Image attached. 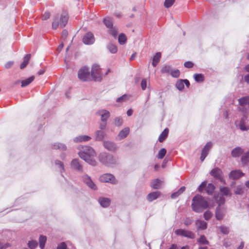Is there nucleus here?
Wrapping results in <instances>:
<instances>
[{
  "label": "nucleus",
  "instance_id": "nucleus-62",
  "mask_svg": "<svg viewBox=\"0 0 249 249\" xmlns=\"http://www.w3.org/2000/svg\"><path fill=\"white\" fill-rule=\"evenodd\" d=\"M235 193L236 194H237V195L242 194L243 193L242 188H241L240 187H237L235 190Z\"/></svg>",
  "mask_w": 249,
  "mask_h": 249
},
{
  "label": "nucleus",
  "instance_id": "nucleus-26",
  "mask_svg": "<svg viewBox=\"0 0 249 249\" xmlns=\"http://www.w3.org/2000/svg\"><path fill=\"white\" fill-rule=\"evenodd\" d=\"M161 56V53L160 52L157 53L154 56L152 63V64L154 67H156L158 63L160 61Z\"/></svg>",
  "mask_w": 249,
  "mask_h": 249
},
{
  "label": "nucleus",
  "instance_id": "nucleus-57",
  "mask_svg": "<svg viewBox=\"0 0 249 249\" xmlns=\"http://www.w3.org/2000/svg\"><path fill=\"white\" fill-rule=\"evenodd\" d=\"M114 123L115 125L120 126L123 123V121L120 118H117L115 119Z\"/></svg>",
  "mask_w": 249,
  "mask_h": 249
},
{
  "label": "nucleus",
  "instance_id": "nucleus-23",
  "mask_svg": "<svg viewBox=\"0 0 249 249\" xmlns=\"http://www.w3.org/2000/svg\"><path fill=\"white\" fill-rule=\"evenodd\" d=\"M169 133V129L166 128L159 137L158 140L160 142H163L167 137Z\"/></svg>",
  "mask_w": 249,
  "mask_h": 249
},
{
  "label": "nucleus",
  "instance_id": "nucleus-14",
  "mask_svg": "<svg viewBox=\"0 0 249 249\" xmlns=\"http://www.w3.org/2000/svg\"><path fill=\"white\" fill-rule=\"evenodd\" d=\"M244 175V174L240 170H233L230 172L229 177L233 179H237Z\"/></svg>",
  "mask_w": 249,
  "mask_h": 249
},
{
  "label": "nucleus",
  "instance_id": "nucleus-24",
  "mask_svg": "<svg viewBox=\"0 0 249 249\" xmlns=\"http://www.w3.org/2000/svg\"><path fill=\"white\" fill-rule=\"evenodd\" d=\"M129 131L130 130L128 127H125L119 132L118 137L120 139H123L127 136L129 133Z\"/></svg>",
  "mask_w": 249,
  "mask_h": 249
},
{
  "label": "nucleus",
  "instance_id": "nucleus-35",
  "mask_svg": "<svg viewBox=\"0 0 249 249\" xmlns=\"http://www.w3.org/2000/svg\"><path fill=\"white\" fill-rule=\"evenodd\" d=\"M126 36L124 34L122 33L119 35L118 41L120 44H124L126 42Z\"/></svg>",
  "mask_w": 249,
  "mask_h": 249
},
{
  "label": "nucleus",
  "instance_id": "nucleus-43",
  "mask_svg": "<svg viewBox=\"0 0 249 249\" xmlns=\"http://www.w3.org/2000/svg\"><path fill=\"white\" fill-rule=\"evenodd\" d=\"M241 161L244 164H246L249 162V151L247 152L244 156L242 157Z\"/></svg>",
  "mask_w": 249,
  "mask_h": 249
},
{
  "label": "nucleus",
  "instance_id": "nucleus-16",
  "mask_svg": "<svg viewBox=\"0 0 249 249\" xmlns=\"http://www.w3.org/2000/svg\"><path fill=\"white\" fill-rule=\"evenodd\" d=\"M162 181L157 178L152 180L150 186L154 189H158L161 187Z\"/></svg>",
  "mask_w": 249,
  "mask_h": 249
},
{
  "label": "nucleus",
  "instance_id": "nucleus-13",
  "mask_svg": "<svg viewBox=\"0 0 249 249\" xmlns=\"http://www.w3.org/2000/svg\"><path fill=\"white\" fill-rule=\"evenodd\" d=\"M84 182L90 188L96 190L97 189L95 184L92 181L90 178L87 175L83 176Z\"/></svg>",
  "mask_w": 249,
  "mask_h": 249
},
{
  "label": "nucleus",
  "instance_id": "nucleus-58",
  "mask_svg": "<svg viewBox=\"0 0 249 249\" xmlns=\"http://www.w3.org/2000/svg\"><path fill=\"white\" fill-rule=\"evenodd\" d=\"M186 68H191L193 67L194 64L191 61L185 62L184 64Z\"/></svg>",
  "mask_w": 249,
  "mask_h": 249
},
{
  "label": "nucleus",
  "instance_id": "nucleus-22",
  "mask_svg": "<svg viewBox=\"0 0 249 249\" xmlns=\"http://www.w3.org/2000/svg\"><path fill=\"white\" fill-rule=\"evenodd\" d=\"M91 139L89 136L87 135L79 136L75 137L73 141L76 142L89 141Z\"/></svg>",
  "mask_w": 249,
  "mask_h": 249
},
{
  "label": "nucleus",
  "instance_id": "nucleus-49",
  "mask_svg": "<svg viewBox=\"0 0 249 249\" xmlns=\"http://www.w3.org/2000/svg\"><path fill=\"white\" fill-rule=\"evenodd\" d=\"M175 0H165L164 2V6L166 8L170 7L175 2Z\"/></svg>",
  "mask_w": 249,
  "mask_h": 249
},
{
  "label": "nucleus",
  "instance_id": "nucleus-27",
  "mask_svg": "<svg viewBox=\"0 0 249 249\" xmlns=\"http://www.w3.org/2000/svg\"><path fill=\"white\" fill-rule=\"evenodd\" d=\"M34 79H35V76H32L25 80L21 81V87H25L29 85L30 83H31L34 80Z\"/></svg>",
  "mask_w": 249,
  "mask_h": 249
},
{
  "label": "nucleus",
  "instance_id": "nucleus-8",
  "mask_svg": "<svg viewBox=\"0 0 249 249\" xmlns=\"http://www.w3.org/2000/svg\"><path fill=\"white\" fill-rule=\"evenodd\" d=\"M100 180L103 182H110L116 184L117 181L113 175L110 174H105L100 176Z\"/></svg>",
  "mask_w": 249,
  "mask_h": 249
},
{
  "label": "nucleus",
  "instance_id": "nucleus-6",
  "mask_svg": "<svg viewBox=\"0 0 249 249\" xmlns=\"http://www.w3.org/2000/svg\"><path fill=\"white\" fill-rule=\"evenodd\" d=\"M78 77L79 79L83 81H90L91 80V75L89 69L86 67H82L78 71Z\"/></svg>",
  "mask_w": 249,
  "mask_h": 249
},
{
  "label": "nucleus",
  "instance_id": "nucleus-52",
  "mask_svg": "<svg viewBox=\"0 0 249 249\" xmlns=\"http://www.w3.org/2000/svg\"><path fill=\"white\" fill-rule=\"evenodd\" d=\"M50 13L48 11H46L42 16V20H47L50 18Z\"/></svg>",
  "mask_w": 249,
  "mask_h": 249
},
{
  "label": "nucleus",
  "instance_id": "nucleus-10",
  "mask_svg": "<svg viewBox=\"0 0 249 249\" xmlns=\"http://www.w3.org/2000/svg\"><path fill=\"white\" fill-rule=\"evenodd\" d=\"M226 213V209L224 207L218 206L216 209L215 217L217 220H220L222 219Z\"/></svg>",
  "mask_w": 249,
  "mask_h": 249
},
{
  "label": "nucleus",
  "instance_id": "nucleus-3",
  "mask_svg": "<svg viewBox=\"0 0 249 249\" xmlns=\"http://www.w3.org/2000/svg\"><path fill=\"white\" fill-rule=\"evenodd\" d=\"M68 18L69 17L68 14L66 12L62 13L60 18L59 23L57 18L54 19L52 23V28L54 30L56 29L59 24L61 28L64 27L68 22Z\"/></svg>",
  "mask_w": 249,
  "mask_h": 249
},
{
  "label": "nucleus",
  "instance_id": "nucleus-19",
  "mask_svg": "<svg viewBox=\"0 0 249 249\" xmlns=\"http://www.w3.org/2000/svg\"><path fill=\"white\" fill-rule=\"evenodd\" d=\"M244 152L243 149L240 147H237L231 151V155L233 157H239Z\"/></svg>",
  "mask_w": 249,
  "mask_h": 249
},
{
  "label": "nucleus",
  "instance_id": "nucleus-53",
  "mask_svg": "<svg viewBox=\"0 0 249 249\" xmlns=\"http://www.w3.org/2000/svg\"><path fill=\"white\" fill-rule=\"evenodd\" d=\"M146 86H147L146 80L145 79H143L142 80L141 83V86L142 89L143 90H145L146 89Z\"/></svg>",
  "mask_w": 249,
  "mask_h": 249
},
{
  "label": "nucleus",
  "instance_id": "nucleus-2",
  "mask_svg": "<svg viewBox=\"0 0 249 249\" xmlns=\"http://www.w3.org/2000/svg\"><path fill=\"white\" fill-rule=\"evenodd\" d=\"M208 206L207 201L200 195H197L192 199V209L196 213H201L204 209H207Z\"/></svg>",
  "mask_w": 249,
  "mask_h": 249
},
{
  "label": "nucleus",
  "instance_id": "nucleus-25",
  "mask_svg": "<svg viewBox=\"0 0 249 249\" xmlns=\"http://www.w3.org/2000/svg\"><path fill=\"white\" fill-rule=\"evenodd\" d=\"M99 202L103 207H107L109 205L110 200L107 198L101 197L99 199Z\"/></svg>",
  "mask_w": 249,
  "mask_h": 249
},
{
  "label": "nucleus",
  "instance_id": "nucleus-42",
  "mask_svg": "<svg viewBox=\"0 0 249 249\" xmlns=\"http://www.w3.org/2000/svg\"><path fill=\"white\" fill-rule=\"evenodd\" d=\"M166 153L165 148H161L159 152L157 157L158 159H162Z\"/></svg>",
  "mask_w": 249,
  "mask_h": 249
},
{
  "label": "nucleus",
  "instance_id": "nucleus-40",
  "mask_svg": "<svg viewBox=\"0 0 249 249\" xmlns=\"http://www.w3.org/2000/svg\"><path fill=\"white\" fill-rule=\"evenodd\" d=\"M194 77L196 81L197 82H201L204 81V76L202 74H195Z\"/></svg>",
  "mask_w": 249,
  "mask_h": 249
},
{
  "label": "nucleus",
  "instance_id": "nucleus-54",
  "mask_svg": "<svg viewBox=\"0 0 249 249\" xmlns=\"http://www.w3.org/2000/svg\"><path fill=\"white\" fill-rule=\"evenodd\" d=\"M55 163L60 167L61 172H62L64 170V164L60 160H56L55 161Z\"/></svg>",
  "mask_w": 249,
  "mask_h": 249
},
{
  "label": "nucleus",
  "instance_id": "nucleus-15",
  "mask_svg": "<svg viewBox=\"0 0 249 249\" xmlns=\"http://www.w3.org/2000/svg\"><path fill=\"white\" fill-rule=\"evenodd\" d=\"M97 113L101 116V119L102 122H106L110 116L109 111L105 109L99 110Z\"/></svg>",
  "mask_w": 249,
  "mask_h": 249
},
{
  "label": "nucleus",
  "instance_id": "nucleus-34",
  "mask_svg": "<svg viewBox=\"0 0 249 249\" xmlns=\"http://www.w3.org/2000/svg\"><path fill=\"white\" fill-rule=\"evenodd\" d=\"M52 148L54 149H61L62 150H66V146L63 144L60 143H55L53 145Z\"/></svg>",
  "mask_w": 249,
  "mask_h": 249
},
{
  "label": "nucleus",
  "instance_id": "nucleus-20",
  "mask_svg": "<svg viewBox=\"0 0 249 249\" xmlns=\"http://www.w3.org/2000/svg\"><path fill=\"white\" fill-rule=\"evenodd\" d=\"M160 192H153L149 193L147 196V200L151 202L154 200L157 199L160 196Z\"/></svg>",
  "mask_w": 249,
  "mask_h": 249
},
{
  "label": "nucleus",
  "instance_id": "nucleus-17",
  "mask_svg": "<svg viewBox=\"0 0 249 249\" xmlns=\"http://www.w3.org/2000/svg\"><path fill=\"white\" fill-rule=\"evenodd\" d=\"M195 224L197 226V230H205L207 228V224L204 221L197 220L195 221Z\"/></svg>",
  "mask_w": 249,
  "mask_h": 249
},
{
  "label": "nucleus",
  "instance_id": "nucleus-50",
  "mask_svg": "<svg viewBox=\"0 0 249 249\" xmlns=\"http://www.w3.org/2000/svg\"><path fill=\"white\" fill-rule=\"evenodd\" d=\"M219 230L220 231L224 234H227L229 233V229L225 226H220Z\"/></svg>",
  "mask_w": 249,
  "mask_h": 249
},
{
  "label": "nucleus",
  "instance_id": "nucleus-11",
  "mask_svg": "<svg viewBox=\"0 0 249 249\" xmlns=\"http://www.w3.org/2000/svg\"><path fill=\"white\" fill-rule=\"evenodd\" d=\"M212 146V143L209 142L206 143L204 147L203 148L200 157V160H201V161H203L204 160L205 158L207 156L208 151L211 148Z\"/></svg>",
  "mask_w": 249,
  "mask_h": 249
},
{
  "label": "nucleus",
  "instance_id": "nucleus-36",
  "mask_svg": "<svg viewBox=\"0 0 249 249\" xmlns=\"http://www.w3.org/2000/svg\"><path fill=\"white\" fill-rule=\"evenodd\" d=\"M220 191L224 196H231L230 191L229 189L226 187H221L220 188Z\"/></svg>",
  "mask_w": 249,
  "mask_h": 249
},
{
  "label": "nucleus",
  "instance_id": "nucleus-32",
  "mask_svg": "<svg viewBox=\"0 0 249 249\" xmlns=\"http://www.w3.org/2000/svg\"><path fill=\"white\" fill-rule=\"evenodd\" d=\"M215 189V186L212 183H209L206 188V192L208 195H211Z\"/></svg>",
  "mask_w": 249,
  "mask_h": 249
},
{
  "label": "nucleus",
  "instance_id": "nucleus-44",
  "mask_svg": "<svg viewBox=\"0 0 249 249\" xmlns=\"http://www.w3.org/2000/svg\"><path fill=\"white\" fill-rule=\"evenodd\" d=\"M104 137V133L101 131L98 130L96 132V138L95 139L96 140H102Z\"/></svg>",
  "mask_w": 249,
  "mask_h": 249
},
{
  "label": "nucleus",
  "instance_id": "nucleus-31",
  "mask_svg": "<svg viewBox=\"0 0 249 249\" xmlns=\"http://www.w3.org/2000/svg\"><path fill=\"white\" fill-rule=\"evenodd\" d=\"M185 187L182 186L181 187L177 192L174 193L171 195L172 198H175L178 197L180 195H181L184 191L185 190Z\"/></svg>",
  "mask_w": 249,
  "mask_h": 249
},
{
  "label": "nucleus",
  "instance_id": "nucleus-5",
  "mask_svg": "<svg viewBox=\"0 0 249 249\" xmlns=\"http://www.w3.org/2000/svg\"><path fill=\"white\" fill-rule=\"evenodd\" d=\"M99 160L101 163L106 165H109L115 162V160L112 156L108 155L105 152L100 154Z\"/></svg>",
  "mask_w": 249,
  "mask_h": 249
},
{
  "label": "nucleus",
  "instance_id": "nucleus-7",
  "mask_svg": "<svg viewBox=\"0 0 249 249\" xmlns=\"http://www.w3.org/2000/svg\"><path fill=\"white\" fill-rule=\"evenodd\" d=\"M175 233L177 235H179L185 237L190 239H194L195 238V234L192 231L184 229H177L175 231Z\"/></svg>",
  "mask_w": 249,
  "mask_h": 249
},
{
  "label": "nucleus",
  "instance_id": "nucleus-38",
  "mask_svg": "<svg viewBox=\"0 0 249 249\" xmlns=\"http://www.w3.org/2000/svg\"><path fill=\"white\" fill-rule=\"evenodd\" d=\"M47 238L45 236L41 235L39 237V246L41 249H43L46 242Z\"/></svg>",
  "mask_w": 249,
  "mask_h": 249
},
{
  "label": "nucleus",
  "instance_id": "nucleus-63",
  "mask_svg": "<svg viewBox=\"0 0 249 249\" xmlns=\"http://www.w3.org/2000/svg\"><path fill=\"white\" fill-rule=\"evenodd\" d=\"M68 35V31L66 30H64L62 32V38H66Z\"/></svg>",
  "mask_w": 249,
  "mask_h": 249
},
{
  "label": "nucleus",
  "instance_id": "nucleus-45",
  "mask_svg": "<svg viewBox=\"0 0 249 249\" xmlns=\"http://www.w3.org/2000/svg\"><path fill=\"white\" fill-rule=\"evenodd\" d=\"M213 213L210 211H206L204 214V218L206 220H210L213 216Z\"/></svg>",
  "mask_w": 249,
  "mask_h": 249
},
{
  "label": "nucleus",
  "instance_id": "nucleus-39",
  "mask_svg": "<svg viewBox=\"0 0 249 249\" xmlns=\"http://www.w3.org/2000/svg\"><path fill=\"white\" fill-rule=\"evenodd\" d=\"M177 88L179 90H182L184 89V86L183 80H178L176 84Z\"/></svg>",
  "mask_w": 249,
  "mask_h": 249
},
{
  "label": "nucleus",
  "instance_id": "nucleus-48",
  "mask_svg": "<svg viewBox=\"0 0 249 249\" xmlns=\"http://www.w3.org/2000/svg\"><path fill=\"white\" fill-rule=\"evenodd\" d=\"M207 181H204L201 183V184L198 186L197 190L199 192H202L204 189L206 188L207 185Z\"/></svg>",
  "mask_w": 249,
  "mask_h": 249
},
{
  "label": "nucleus",
  "instance_id": "nucleus-46",
  "mask_svg": "<svg viewBox=\"0 0 249 249\" xmlns=\"http://www.w3.org/2000/svg\"><path fill=\"white\" fill-rule=\"evenodd\" d=\"M170 74L173 77L178 78L180 75V71L178 69L171 71Z\"/></svg>",
  "mask_w": 249,
  "mask_h": 249
},
{
  "label": "nucleus",
  "instance_id": "nucleus-9",
  "mask_svg": "<svg viewBox=\"0 0 249 249\" xmlns=\"http://www.w3.org/2000/svg\"><path fill=\"white\" fill-rule=\"evenodd\" d=\"M211 176L220 180V181L225 183L224 180L223 178L222 172L219 168L215 167L211 170L210 172Z\"/></svg>",
  "mask_w": 249,
  "mask_h": 249
},
{
  "label": "nucleus",
  "instance_id": "nucleus-51",
  "mask_svg": "<svg viewBox=\"0 0 249 249\" xmlns=\"http://www.w3.org/2000/svg\"><path fill=\"white\" fill-rule=\"evenodd\" d=\"M28 245L29 248H30L31 249H34L36 247L37 243L36 241H29L28 242Z\"/></svg>",
  "mask_w": 249,
  "mask_h": 249
},
{
  "label": "nucleus",
  "instance_id": "nucleus-33",
  "mask_svg": "<svg viewBox=\"0 0 249 249\" xmlns=\"http://www.w3.org/2000/svg\"><path fill=\"white\" fill-rule=\"evenodd\" d=\"M197 241L199 244L208 245L209 244V242L203 235H201L200 237L197 239Z\"/></svg>",
  "mask_w": 249,
  "mask_h": 249
},
{
  "label": "nucleus",
  "instance_id": "nucleus-4",
  "mask_svg": "<svg viewBox=\"0 0 249 249\" xmlns=\"http://www.w3.org/2000/svg\"><path fill=\"white\" fill-rule=\"evenodd\" d=\"M91 78L95 81H100L102 79L103 73L99 65H93L91 71Z\"/></svg>",
  "mask_w": 249,
  "mask_h": 249
},
{
  "label": "nucleus",
  "instance_id": "nucleus-61",
  "mask_svg": "<svg viewBox=\"0 0 249 249\" xmlns=\"http://www.w3.org/2000/svg\"><path fill=\"white\" fill-rule=\"evenodd\" d=\"M14 64L13 61H9L5 64V68L6 69H9Z\"/></svg>",
  "mask_w": 249,
  "mask_h": 249
},
{
  "label": "nucleus",
  "instance_id": "nucleus-59",
  "mask_svg": "<svg viewBox=\"0 0 249 249\" xmlns=\"http://www.w3.org/2000/svg\"><path fill=\"white\" fill-rule=\"evenodd\" d=\"M57 249H67V245L65 242H62L57 247Z\"/></svg>",
  "mask_w": 249,
  "mask_h": 249
},
{
  "label": "nucleus",
  "instance_id": "nucleus-18",
  "mask_svg": "<svg viewBox=\"0 0 249 249\" xmlns=\"http://www.w3.org/2000/svg\"><path fill=\"white\" fill-rule=\"evenodd\" d=\"M71 165L74 169L78 171L82 172V167L78 160L74 159L72 160L71 163Z\"/></svg>",
  "mask_w": 249,
  "mask_h": 249
},
{
  "label": "nucleus",
  "instance_id": "nucleus-1",
  "mask_svg": "<svg viewBox=\"0 0 249 249\" xmlns=\"http://www.w3.org/2000/svg\"><path fill=\"white\" fill-rule=\"evenodd\" d=\"M82 148L83 150L78 153L79 157L89 164L95 166L96 162L94 158L96 156V153L94 149L89 146H85Z\"/></svg>",
  "mask_w": 249,
  "mask_h": 249
},
{
  "label": "nucleus",
  "instance_id": "nucleus-47",
  "mask_svg": "<svg viewBox=\"0 0 249 249\" xmlns=\"http://www.w3.org/2000/svg\"><path fill=\"white\" fill-rule=\"evenodd\" d=\"M109 29V33L112 35L114 37H116L118 34L117 29L115 27L110 28Z\"/></svg>",
  "mask_w": 249,
  "mask_h": 249
},
{
  "label": "nucleus",
  "instance_id": "nucleus-21",
  "mask_svg": "<svg viewBox=\"0 0 249 249\" xmlns=\"http://www.w3.org/2000/svg\"><path fill=\"white\" fill-rule=\"evenodd\" d=\"M104 146L106 149L110 151H114L116 149L115 144L114 143L109 141L104 142Z\"/></svg>",
  "mask_w": 249,
  "mask_h": 249
},
{
  "label": "nucleus",
  "instance_id": "nucleus-30",
  "mask_svg": "<svg viewBox=\"0 0 249 249\" xmlns=\"http://www.w3.org/2000/svg\"><path fill=\"white\" fill-rule=\"evenodd\" d=\"M103 21H104V23L105 24L106 26L108 29H109L110 28H112L113 26L112 19L109 17L105 18L104 19Z\"/></svg>",
  "mask_w": 249,
  "mask_h": 249
},
{
  "label": "nucleus",
  "instance_id": "nucleus-60",
  "mask_svg": "<svg viewBox=\"0 0 249 249\" xmlns=\"http://www.w3.org/2000/svg\"><path fill=\"white\" fill-rule=\"evenodd\" d=\"M126 100V96L125 95H123V96L117 98L116 101L117 102H122Z\"/></svg>",
  "mask_w": 249,
  "mask_h": 249
},
{
  "label": "nucleus",
  "instance_id": "nucleus-56",
  "mask_svg": "<svg viewBox=\"0 0 249 249\" xmlns=\"http://www.w3.org/2000/svg\"><path fill=\"white\" fill-rule=\"evenodd\" d=\"M217 201L218 204V206H221V205L224 204L225 200L223 196H221L219 197V198L217 200Z\"/></svg>",
  "mask_w": 249,
  "mask_h": 249
},
{
  "label": "nucleus",
  "instance_id": "nucleus-37",
  "mask_svg": "<svg viewBox=\"0 0 249 249\" xmlns=\"http://www.w3.org/2000/svg\"><path fill=\"white\" fill-rule=\"evenodd\" d=\"M107 49L112 53H116L118 50L117 46L112 44H109L107 45Z\"/></svg>",
  "mask_w": 249,
  "mask_h": 249
},
{
  "label": "nucleus",
  "instance_id": "nucleus-41",
  "mask_svg": "<svg viewBox=\"0 0 249 249\" xmlns=\"http://www.w3.org/2000/svg\"><path fill=\"white\" fill-rule=\"evenodd\" d=\"M171 67L169 65H164L162 66L161 69V71L162 73H166L170 72Z\"/></svg>",
  "mask_w": 249,
  "mask_h": 249
},
{
  "label": "nucleus",
  "instance_id": "nucleus-64",
  "mask_svg": "<svg viewBox=\"0 0 249 249\" xmlns=\"http://www.w3.org/2000/svg\"><path fill=\"white\" fill-rule=\"evenodd\" d=\"M245 81L247 83H249V74L245 76Z\"/></svg>",
  "mask_w": 249,
  "mask_h": 249
},
{
  "label": "nucleus",
  "instance_id": "nucleus-55",
  "mask_svg": "<svg viewBox=\"0 0 249 249\" xmlns=\"http://www.w3.org/2000/svg\"><path fill=\"white\" fill-rule=\"evenodd\" d=\"M192 221L193 220L190 217H187L184 221V224L185 225L188 226L192 224Z\"/></svg>",
  "mask_w": 249,
  "mask_h": 249
},
{
  "label": "nucleus",
  "instance_id": "nucleus-28",
  "mask_svg": "<svg viewBox=\"0 0 249 249\" xmlns=\"http://www.w3.org/2000/svg\"><path fill=\"white\" fill-rule=\"evenodd\" d=\"M239 104L242 106L249 105V96L242 97L238 99Z\"/></svg>",
  "mask_w": 249,
  "mask_h": 249
},
{
  "label": "nucleus",
  "instance_id": "nucleus-29",
  "mask_svg": "<svg viewBox=\"0 0 249 249\" xmlns=\"http://www.w3.org/2000/svg\"><path fill=\"white\" fill-rule=\"evenodd\" d=\"M31 57V54H26L24 57L23 62L21 63L20 66V68L21 69H24L28 64L29 61Z\"/></svg>",
  "mask_w": 249,
  "mask_h": 249
},
{
  "label": "nucleus",
  "instance_id": "nucleus-12",
  "mask_svg": "<svg viewBox=\"0 0 249 249\" xmlns=\"http://www.w3.org/2000/svg\"><path fill=\"white\" fill-rule=\"evenodd\" d=\"M83 41L85 44L89 45L92 44L94 41L93 35L91 33L86 34L83 38Z\"/></svg>",
  "mask_w": 249,
  "mask_h": 249
}]
</instances>
